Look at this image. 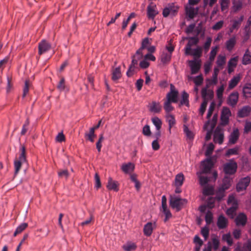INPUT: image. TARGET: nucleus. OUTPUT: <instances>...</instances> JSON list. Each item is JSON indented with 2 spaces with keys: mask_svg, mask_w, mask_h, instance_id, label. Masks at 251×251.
Returning <instances> with one entry per match:
<instances>
[{
  "mask_svg": "<svg viewBox=\"0 0 251 251\" xmlns=\"http://www.w3.org/2000/svg\"><path fill=\"white\" fill-rule=\"evenodd\" d=\"M231 115V113L229 108L226 106H224L221 115V125L223 126L227 125L229 122V118Z\"/></svg>",
  "mask_w": 251,
  "mask_h": 251,
  "instance_id": "39448f33",
  "label": "nucleus"
},
{
  "mask_svg": "<svg viewBox=\"0 0 251 251\" xmlns=\"http://www.w3.org/2000/svg\"><path fill=\"white\" fill-rule=\"evenodd\" d=\"M147 16L149 19L153 20L158 14L156 5L153 2H151L147 7Z\"/></svg>",
  "mask_w": 251,
  "mask_h": 251,
  "instance_id": "1a4fd4ad",
  "label": "nucleus"
},
{
  "mask_svg": "<svg viewBox=\"0 0 251 251\" xmlns=\"http://www.w3.org/2000/svg\"><path fill=\"white\" fill-rule=\"evenodd\" d=\"M238 56H236L231 58L228 61L227 71L229 74L231 73L234 71V69L236 67L238 63Z\"/></svg>",
  "mask_w": 251,
  "mask_h": 251,
  "instance_id": "aec40b11",
  "label": "nucleus"
},
{
  "mask_svg": "<svg viewBox=\"0 0 251 251\" xmlns=\"http://www.w3.org/2000/svg\"><path fill=\"white\" fill-rule=\"evenodd\" d=\"M239 99V94L237 91L231 93L227 98V104L232 106H235L238 102Z\"/></svg>",
  "mask_w": 251,
  "mask_h": 251,
  "instance_id": "2eb2a0df",
  "label": "nucleus"
},
{
  "mask_svg": "<svg viewBox=\"0 0 251 251\" xmlns=\"http://www.w3.org/2000/svg\"><path fill=\"white\" fill-rule=\"evenodd\" d=\"M51 44L46 40H42L38 44V53L40 55L44 54L51 49Z\"/></svg>",
  "mask_w": 251,
  "mask_h": 251,
  "instance_id": "9d476101",
  "label": "nucleus"
},
{
  "mask_svg": "<svg viewBox=\"0 0 251 251\" xmlns=\"http://www.w3.org/2000/svg\"><path fill=\"white\" fill-rule=\"evenodd\" d=\"M171 103L173 102L168 100H166V101L164 102V108L167 113H169L174 109L173 107L171 105Z\"/></svg>",
  "mask_w": 251,
  "mask_h": 251,
  "instance_id": "4d7b16f0",
  "label": "nucleus"
},
{
  "mask_svg": "<svg viewBox=\"0 0 251 251\" xmlns=\"http://www.w3.org/2000/svg\"><path fill=\"white\" fill-rule=\"evenodd\" d=\"M201 172H197V175L199 178V183L202 187L206 186L210 179L208 177L201 176Z\"/></svg>",
  "mask_w": 251,
  "mask_h": 251,
  "instance_id": "c756f323",
  "label": "nucleus"
},
{
  "mask_svg": "<svg viewBox=\"0 0 251 251\" xmlns=\"http://www.w3.org/2000/svg\"><path fill=\"white\" fill-rule=\"evenodd\" d=\"M141 59V58H139V57H137L135 55H133L132 57V61L131 63L129 66V70L127 71L126 75L128 76H129V71L133 70L135 68L136 66L137 65L138 61L139 60Z\"/></svg>",
  "mask_w": 251,
  "mask_h": 251,
  "instance_id": "f704fd0d",
  "label": "nucleus"
},
{
  "mask_svg": "<svg viewBox=\"0 0 251 251\" xmlns=\"http://www.w3.org/2000/svg\"><path fill=\"white\" fill-rule=\"evenodd\" d=\"M186 39H188L189 41L184 48V50L185 55H188L189 54V51L191 50V47L193 46L196 45L198 43L199 39L197 36L186 37Z\"/></svg>",
  "mask_w": 251,
  "mask_h": 251,
  "instance_id": "0eeeda50",
  "label": "nucleus"
},
{
  "mask_svg": "<svg viewBox=\"0 0 251 251\" xmlns=\"http://www.w3.org/2000/svg\"><path fill=\"white\" fill-rule=\"evenodd\" d=\"M224 23V21L223 20H221L217 22L215 25H214L212 26V28L215 30H218L223 26Z\"/></svg>",
  "mask_w": 251,
  "mask_h": 251,
  "instance_id": "338daca9",
  "label": "nucleus"
},
{
  "mask_svg": "<svg viewBox=\"0 0 251 251\" xmlns=\"http://www.w3.org/2000/svg\"><path fill=\"white\" fill-rule=\"evenodd\" d=\"M198 8H195L193 7L190 6L186 8V13L188 18L190 19L194 18L197 14Z\"/></svg>",
  "mask_w": 251,
  "mask_h": 251,
  "instance_id": "bb28decb",
  "label": "nucleus"
},
{
  "mask_svg": "<svg viewBox=\"0 0 251 251\" xmlns=\"http://www.w3.org/2000/svg\"><path fill=\"white\" fill-rule=\"evenodd\" d=\"M137 246L135 243L132 242H127L123 246V249L125 251H132L136 250Z\"/></svg>",
  "mask_w": 251,
  "mask_h": 251,
  "instance_id": "58836bf2",
  "label": "nucleus"
},
{
  "mask_svg": "<svg viewBox=\"0 0 251 251\" xmlns=\"http://www.w3.org/2000/svg\"><path fill=\"white\" fill-rule=\"evenodd\" d=\"M21 153L18 159L14 161V165L15 168V174L17 175L18 173L22 164L26 163L25 156V148L24 146L20 148Z\"/></svg>",
  "mask_w": 251,
  "mask_h": 251,
  "instance_id": "f03ea898",
  "label": "nucleus"
},
{
  "mask_svg": "<svg viewBox=\"0 0 251 251\" xmlns=\"http://www.w3.org/2000/svg\"><path fill=\"white\" fill-rule=\"evenodd\" d=\"M242 92L245 99L251 98V83H246L243 87Z\"/></svg>",
  "mask_w": 251,
  "mask_h": 251,
  "instance_id": "393cba45",
  "label": "nucleus"
},
{
  "mask_svg": "<svg viewBox=\"0 0 251 251\" xmlns=\"http://www.w3.org/2000/svg\"><path fill=\"white\" fill-rule=\"evenodd\" d=\"M201 173H209L213 167V163L211 158L207 159L201 162Z\"/></svg>",
  "mask_w": 251,
  "mask_h": 251,
  "instance_id": "f8f14e48",
  "label": "nucleus"
},
{
  "mask_svg": "<svg viewBox=\"0 0 251 251\" xmlns=\"http://www.w3.org/2000/svg\"><path fill=\"white\" fill-rule=\"evenodd\" d=\"M214 193V188L212 186L206 185L203 187L202 194L204 196L211 195Z\"/></svg>",
  "mask_w": 251,
  "mask_h": 251,
  "instance_id": "8fccbe9b",
  "label": "nucleus"
},
{
  "mask_svg": "<svg viewBox=\"0 0 251 251\" xmlns=\"http://www.w3.org/2000/svg\"><path fill=\"white\" fill-rule=\"evenodd\" d=\"M172 54L167 52H163L160 56L161 62L163 64L169 63L171 59Z\"/></svg>",
  "mask_w": 251,
  "mask_h": 251,
  "instance_id": "79ce46f5",
  "label": "nucleus"
},
{
  "mask_svg": "<svg viewBox=\"0 0 251 251\" xmlns=\"http://www.w3.org/2000/svg\"><path fill=\"white\" fill-rule=\"evenodd\" d=\"M243 20L244 16L241 15L238 19H235L231 21L232 25L229 28L228 33L230 34L232 33L235 29L238 30Z\"/></svg>",
  "mask_w": 251,
  "mask_h": 251,
  "instance_id": "ddd939ff",
  "label": "nucleus"
},
{
  "mask_svg": "<svg viewBox=\"0 0 251 251\" xmlns=\"http://www.w3.org/2000/svg\"><path fill=\"white\" fill-rule=\"evenodd\" d=\"M161 211L165 215V218L164 219L165 222H166L169 219L172 217V215L170 210L168 208L167 206L162 207Z\"/></svg>",
  "mask_w": 251,
  "mask_h": 251,
  "instance_id": "603ef678",
  "label": "nucleus"
},
{
  "mask_svg": "<svg viewBox=\"0 0 251 251\" xmlns=\"http://www.w3.org/2000/svg\"><path fill=\"white\" fill-rule=\"evenodd\" d=\"M251 113V107L249 105L244 106L239 110L237 116L239 118H244L249 116Z\"/></svg>",
  "mask_w": 251,
  "mask_h": 251,
  "instance_id": "a211bd4d",
  "label": "nucleus"
},
{
  "mask_svg": "<svg viewBox=\"0 0 251 251\" xmlns=\"http://www.w3.org/2000/svg\"><path fill=\"white\" fill-rule=\"evenodd\" d=\"M106 187L108 190H113L115 192L119 190L118 182L113 180L111 177H108Z\"/></svg>",
  "mask_w": 251,
  "mask_h": 251,
  "instance_id": "5701e85b",
  "label": "nucleus"
},
{
  "mask_svg": "<svg viewBox=\"0 0 251 251\" xmlns=\"http://www.w3.org/2000/svg\"><path fill=\"white\" fill-rule=\"evenodd\" d=\"M166 98L167 100L173 103H177L178 101V92L173 84H171L170 91L167 93Z\"/></svg>",
  "mask_w": 251,
  "mask_h": 251,
  "instance_id": "423d86ee",
  "label": "nucleus"
},
{
  "mask_svg": "<svg viewBox=\"0 0 251 251\" xmlns=\"http://www.w3.org/2000/svg\"><path fill=\"white\" fill-rule=\"evenodd\" d=\"M183 131L188 139L190 140H193L194 138L193 132L189 130L188 126L185 125H183Z\"/></svg>",
  "mask_w": 251,
  "mask_h": 251,
  "instance_id": "c03bdc74",
  "label": "nucleus"
},
{
  "mask_svg": "<svg viewBox=\"0 0 251 251\" xmlns=\"http://www.w3.org/2000/svg\"><path fill=\"white\" fill-rule=\"evenodd\" d=\"M156 227V223L155 222L152 223L151 222H148L146 224L143 228V233L144 234L147 236H150L153 232L154 229Z\"/></svg>",
  "mask_w": 251,
  "mask_h": 251,
  "instance_id": "9b49d317",
  "label": "nucleus"
},
{
  "mask_svg": "<svg viewBox=\"0 0 251 251\" xmlns=\"http://www.w3.org/2000/svg\"><path fill=\"white\" fill-rule=\"evenodd\" d=\"M251 181V178L247 176L241 179L236 185L237 191L239 192L245 190L249 185Z\"/></svg>",
  "mask_w": 251,
  "mask_h": 251,
  "instance_id": "6e6552de",
  "label": "nucleus"
},
{
  "mask_svg": "<svg viewBox=\"0 0 251 251\" xmlns=\"http://www.w3.org/2000/svg\"><path fill=\"white\" fill-rule=\"evenodd\" d=\"M184 179V175L180 173L176 175L175 177V185L176 187H179L183 184Z\"/></svg>",
  "mask_w": 251,
  "mask_h": 251,
  "instance_id": "473e14b6",
  "label": "nucleus"
},
{
  "mask_svg": "<svg viewBox=\"0 0 251 251\" xmlns=\"http://www.w3.org/2000/svg\"><path fill=\"white\" fill-rule=\"evenodd\" d=\"M151 121L153 124V125L155 127V129L156 130L161 129L162 126V121L161 120L157 117H154L151 118Z\"/></svg>",
  "mask_w": 251,
  "mask_h": 251,
  "instance_id": "49530a36",
  "label": "nucleus"
},
{
  "mask_svg": "<svg viewBox=\"0 0 251 251\" xmlns=\"http://www.w3.org/2000/svg\"><path fill=\"white\" fill-rule=\"evenodd\" d=\"M237 169V164L233 159H230L224 165V171L226 175L234 174Z\"/></svg>",
  "mask_w": 251,
  "mask_h": 251,
  "instance_id": "20e7f679",
  "label": "nucleus"
},
{
  "mask_svg": "<svg viewBox=\"0 0 251 251\" xmlns=\"http://www.w3.org/2000/svg\"><path fill=\"white\" fill-rule=\"evenodd\" d=\"M231 179L229 177L225 176L222 180V183L219 187L220 191L225 192L231 186Z\"/></svg>",
  "mask_w": 251,
  "mask_h": 251,
  "instance_id": "412c9836",
  "label": "nucleus"
},
{
  "mask_svg": "<svg viewBox=\"0 0 251 251\" xmlns=\"http://www.w3.org/2000/svg\"><path fill=\"white\" fill-rule=\"evenodd\" d=\"M247 221V216L243 213H239L235 219V224L237 226H244Z\"/></svg>",
  "mask_w": 251,
  "mask_h": 251,
  "instance_id": "6ab92c4d",
  "label": "nucleus"
},
{
  "mask_svg": "<svg viewBox=\"0 0 251 251\" xmlns=\"http://www.w3.org/2000/svg\"><path fill=\"white\" fill-rule=\"evenodd\" d=\"M222 240L227 243V245L231 246L233 244V239L229 232L224 234L222 235Z\"/></svg>",
  "mask_w": 251,
  "mask_h": 251,
  "instance_id": "09e8293b",
  "label": "nucleus"
},
{
  "mask_svg": "<svg viewBox=\"0 0 251 251\" xmlns=\"http://www.w3.org/2000/svg\"><path fill=\"white\" fill-rule=\"evenodd\" d=\"M161 109V106L159 102L155 101L152 102L150 107V110L154 113H159Z\"/></svg>",
  "mask_w": 251,
  "mask_h": 251,
  "instance_id": "4c0bfd02",
  "label": "nucleus"
},
{
  "mask_svg": "<svg viewBox=\"0 0 251 251\" xmlns=\"http://www.w3.org/2000/svg\"><path fill=\"white\" fill-rule=\"evenodd\" d=\"M135 168V165L131 162L124 163L121 166V170L125 174H130L132 173Z\"/></svg>",
  "mask_w": 251,
  "mask_h": 251,
  "instance_id": "4be33fe9",
  "label": "nucleus"
},
{
  "mask_svg": "<svg viewBox=\"0 0 251 251\" xmlns=\"http://www.w3.org/2000/svg\"><path fill=\"white\" fill-rule=\"evenodd\" d=\"M226 62V57L224 55L219 54L218 56L216 64L218 67H223Z\"/></svg>",
  "mask_w": 251,
  "mask_h": 251,
  "instance_id": "3c124183",
  "label": "nucleus"
},
{
  "mask_svg": "<svg viewBox=\"0 0 251 251\" xmlns=\"http://www.w3.org/2000/svg\"><path fill=\"white\" fill-rule=\"evenodd\" d=\"M240 80L239 75L234 76L229 81L228 88L229 89H232L234 88Z\"/></svg>",
  "mask_w": 251,
  "mask_h": 251,
  "instance_id": "c85d7f7f",
  "label": "nucleus"
},
{
  "mask_svg": "<svg viewBox=\"0 0 251 251\" xmlns=\"http://www.w3.org/2000/svg\"><path fill=\"white\" fill-rule=\"evenodd\" d=\"M142 133L146 136L149 137L151 135V132L150 129V127L148 125H146L143 127Z\"/></svg>",
  "mask_w": 251,
  "mask_h": 251,
  "instance_id": "680f3d73",
  "label": "nucleus"
},
{
  "mask_svg": "<svg viewBox=\"0 0 251 251\" xmlns=\"http://www.w3.org/2000/svg\"><path fill=\"white\" fill-rule=\"evenodd\" d=\"M242 7V2L240 0L234 1L233 2V9L236 12L239 10Z\"/></svg>",
  "mask_w": 251,
  "mask_h": 251,
  "instance_id": "13d9d810",
  "label": "nucleus"
},
{
  "mask_svg": "<svg viewBox=\"0 0 251 251\" xmlns=\"http://www.w3.org/2000/svg\"><path fill=\"white\" fill-rule=\"evenodd\" d=\"M240 147L238 146H235L234 148L228 149L226 152V156H229L232 155H238L239 154V151Z\"/></svg>",
  "mask_w": 251,
  "mask_h": 251,
  "instance_id": "a19ab883",
  "label": "nucleus"
},
{
  "mask_svg": "<svg viewBox=\"0 0 251 251\" xmlns=\"http://www.w3.org/2000/svg\"><path fill=\"white\" fill-rule=\"evenodd\" d=\"M212 42V38L210 37H207L206 38V42H205L203 48L205 52L208 51L209 48L210 47L211 44Z\"/></svg>",
  "mask_w": 251,
  "mask_h": 251,
  "instance_id": "e2e57ef3",
  "label": "nucleus"
},
{
  "mask_svg": "<svg viewBox=\"0 0 251 251\" xmlns=\"http://www.w3.org/2000/svg\"><path fill=\"white\" fill-rule=\"evenodd\" d=\"M212 243L213 249L214 251H217L220 246V239L219 237L216 235H214L212 237Z\"/></svg>",
  "mask_w": 251,
  "mask_h": 251,
  "instance_id": "ea45409f",
  "label": "nucleus"
},
{
  "mask_svg": "<svg viewBox=\"0 0 251 251\" xmlns=\"http://www.w3.org/2000/svg\"><path fill=\"white\" fill-rule=\"evenodd\" d=\"M221 11L226 12L228 10L230 0H219Z\"/></svg>",
  "mask_w": 251,
  "mask_h": 251,
  "instance_id": "a18cd8bd",
  "label": "nucleus"
},
{
  "mask_svg": "<svg viewBox=\"0 0 251 251\" xmlns=\"http://www.w3.org/2000/svg\"><path fill=\"white\" fill-rule=\"evenodd\" d=\"M217 120V115L215 114L213 116L211 121L208 120L207 122L204 124V127L208 128L209 127L211 129L213 128L216 125Z\"/></svg>",
  "mask_w": 251,
  "mask_h": 251,
  "instance_id": "72a5a7b5",
  "label": "nucleus"
},
{
  "mask_svg": "<svg viewBox=\"0 0 251 251\" xmlns=\"http://www.w3.org/2000/svg\"><path fill=\"white\" fill-rule=\"evenodd\" d=\"M58 89L60 91H63L65 90V79L64 78H62L60 81L59 82L57 86Z\"/></svg>",
  "mask_w": 251,
  "mask_h": 251,
  "instance_id": "774afa93",
  "label": "nucleus"
},
{
  "mask_svg": "<svg viewBox=\"0 0 251 251\" xmlns=\"http://www.w3.org/2000/svg\"><path fill=\"white\" fill-rule=\"evenodd\" d=\"M200 60H192L189 61V65L191 68V71L192 74H197L201 67Z\"/></svg>",
  "mask_w": 251,
  "mask_h": 251,
  "instance_id": "f3484780",
  "label": "nucleus"
},
{
  "mask_svg": "<svg viewBox=\"0 0 251 251\" xmlns=\"http://www.w3.org/2000/svg\"><path fill=\"white\" fill-rule=\"evenodd\" d=\"M166 119L168 123V130L169 132L171 133V128L176 123L175 118L174 115L170 113H167L166 115Z\"/></svg>",
  "mask_w": 251,
  "mask_h": 251,
  "instance_id": "b1692460",
  "label": "nucleus"
},
{
  "mask_svg": "<svg viewBox=\"0 0 251 251\" xmlns=\"http://www.w3.org/2000/svg\"><path fill=\"white\" fill-rule=\"evenodd\" d=\"M179 7L175 2L169 3L163 8L162 15L163 17L167 18L169 16L172 17L176 16L178 12Z\"/></svg>",
  "mask_w": 251,
  "mask_h": 251,
  "instance_id": "f257e3e1",
  "label": "nucleus"
},
{
  "mask_svg": "<svg viewBox=\"0 0 251 251\" xmlns=\"http://www.w3.org/2000/svg\"><path fill=\"white\" fill-rule=\"evenodd\" d=\"M242 63L243 65H246L251 63V55L249 49H247L243 56Z\"/></svg>",
  "mask_w": 251,
  "mask_h": 251,
  "instance_id": "7c9ffc66",
  "label": "nucleus"
},
{
  "mask_svg": "<svg viewBox=\"0 0 251 251\" xmlns=\"http://www.w3.org/2000/svg\"><path fill=\"white\" fill-rule=\"evenodd\" d=\"M187 202L188 201L186 199L174 197L170 200V205L172 208L176 209V211H179Z\"/></svg>",
  "mask_w": 251,
  "mask_h": 251,
  "instance_id": "7ed1b4c3",
  "label": "nucleus"
},
{
  "mask_svg": "<svg viewBox=\"0 0 251 251\" xmlns=\"http://www.w3.org/2000/svg\"><path fill=\"white\" fill-rule=\"evenodd\" d=\"M224 134L221 133H215L214 135L213 140L215 143H218L220 145L222 144L224 141Z\"/></svg>",
  "mask_w": 251,
  "mask_h": 251,
  "instance_id": "de8ad7c7",
  "label": "nucleus"
},
{
  "mask_svg": "<svg viewBox=\"0 0 251 251\" xmlns=\"http://www.w3.org/2000/svg\"><path fill=\"white\" fill-rule=\"evenodd\" d=\"M240 136L239 129L237 128H234L231 132L228 137V143L230 144H234L238 141Z\"/></svg>",
  "mask_w": 251,
  "mask_h": 251,
  "instance_id": "dca6fc26",
  "label": "nucleus"
},
{
  "mask_svg": "<svg viewBox=\"0 0 251 251\" xmlns=\"http://www.w3.org/2000/svg\"><path fill=\"white\" fill-rule=\"evenodd\" d=\"M244 37L243 40L244 42L247 41L250 37V34L251 33V28H244Z\"/></svg>",
  "mask_w": 251,
  "mask_h": 251,
  "instance_id": "69168bd1",
  "label": "nucleus"
},
{
  "mask_svg": "<svg viewBox=\"0 0 251 251\" xmlns=\"http://www.w3.org/2000/svg\"><path fill=\"white\" fill-rule=\"evenodd\" d=\"M228 224V219L223 214L219 216L217 221V226L219 229L227 227Z\"/></svg>",
  "mask_w": 251,
  "mask_h": 251,
  "instance_id": "4468645a",
  "label": "nucleus"
},
{
  "mask_svg": "<svg viewBox=\"0 0 251 251\" xmlns=\"http://www.w3.org/2000/svg\"><path fill=\"white\" fill-rule=\"evenodd\" d=\"M28 226V224L26 223L21 224L16 229L14 232L13 236H16L17 235L22 232Z\"/></svg>",
  "mask_w": 251,
  "mask_h": 251,
  "instance_id": "37998d69",
  "label": "nucleus"
},
{
  "mask_svg": "<svg viewBox=\"0 0 251 251\" xmlns=\"http://www.w3.org/2000/svg\"><path fill=\"white\" fill-rule=\"evenodd\" d=\"M94 128H91L89 133H85V137H87V139L91 142L94 141V138L95 137Z\"/></svg>",
  "mask_w": 251,
  "mask_h": 251,
  "instance_id": "6e6d98bb",
  "label": "nucleus"
},
{
  "mask_svg": "<svg viewBox=\"0 0 251 251\" xmlns=\"http://www.w3.org/2000/svg\"><path fill=\"white\" fill-rule=\"evenodd\" d=\"M224 91V85L220 86L216 91V95L217 98L219 100H222L223 98V92Z\"/></svg>",
  "mask_w": 251,
  "mask_h": 251,
  "instance_id": "0e129e2a",
  "label": "nucleus"
},
{
  "mask_svg": "<svg viewBox=\"0 0 251 251\" xmlns=\"http://www.w3.org/2000/svg\"><path fill=\"white\" fill-rule=\"evenodd\" d=\"M214 149V145L212 143H209L205 151V155L207 156H210L212 154Z\"/></svg>",
  "mask_w": 251,
  "mask_h": 251,
  "instance_id": "bf43d9fd",
  "label": "nucleus"
},
{
  "mask_svg": "<svg viewBox=\"0 0 251 251\" xmlns=\"http://www.w3.org/2000/svg\"><path fill=\"white\" fill-rule=\"evenodd\" d=\"M236 43V37L233 36L226 42V49L229 51H231L234 48Z\"/></svg>",
  "mask_w": 251,
  "mask_h": 251,
  "instance_id": "a878e982",
  "label": "nucleus"
},
{
  "mask_svg": "<svg viewBox=\"0 0 251 251\" xmlns=\"http://www.w3.org/2000/svg\"><path fill=\"white\" fill-rule=\"evenodd\" d=\"M183 105L187 107L189 106V95L184 91L181 94V99L180 101L179 106Z\"/></svg>",
  "mask_w": 251,
  "mask_h": 251,
  "instance_id": "cd10ccee",
  "label": "nucleus"
},
{
  "mask_svg": "<svg viewBox=\"0 0 251 251\" xmlns=\"http://www.w3.org/2000/svg\"><path fill=\"white\" fill-rule=\"evenodd\" d=\"M121 68L120 67L115 68L112 72V79L114 81H117L121 77Z\"/></svg>",
  "mask_w": 251,
  "mask_h": 251,
  "instance_id": "e433bc0d",
  "label": "nucleus"
},
{
  "mask_svg": "<svg viewBox=\"0 0 251 251\" xmlns=\"http://www.w3.org/2000/svg\"><path fill=\"white\" fill-rule=\"evenodd\" d=\"M219 47L218 46H215V47H213L212 48V50L210 52L209 59L210 61H213L215 57L217 54L218 49Z\"/></svg>",
  "mask_w": 251,
  "mask_h": 251,
  "instance_id": "864d4df0",
  "label": "nucleus"
},
{
  "mask_svg": "<svg viewBox=\"0 0 251 251\" xmlns=\"http://www.w3.org/2000/svg\"><path fill=\"white\" fill-rule=\"evenodd\" d=\"M237 207L238 203H235L226 210V214L231 218H233L235 215V212Z\"/></svg>",
  "mask_w": 251,
  "mask_h": 251,
  "instance_id": "c9c22d12",
  "label": "nucleus"
},
{
  "mask_svg": "<svg viewBox=\"0 0 251 251\" xmlns=\"http://www.w3.org/2000/svg\"><path fill=\"white\" fill-rule=\"evenodd\" d=\"M213 215L212 212L208 210L205 216V221L207 225H210L213 221Z\"/></svg>",
  "mask_w": 251,
  "mask_h": 251,
  "instance_id": "5fc2aeb1",
  "label": "nucleus"
},
{
  "mask_svg": "<svg viewBox=\"0 0 251 251\" xmlns=\"http://www.w3.org/2000/svg\"><path fill=\"white\" fill-rule=\"evenodd\" d=\"M219 73V69L218 67H215L212 75V82L214 84H216L218 81V75Z\"/></svg>",
  "mask_w": 251,
  "mask_h": 251,
  "instance_id": "052dcab7",
  "label": "nucleus"
},
{
  "mask_svg": "<svg viewBox=\"0 0 251 251\" xmlns=\"http://www.w3.org/2000/svg\"><path fill=\"white\" fill-rule=\"evenodd\" d=\"M202 54V49L200 47H197L196 48L189 51V54L187 55H192L195 57L200 58Z\"/></svg>",
  "mask_w": 251,
  "mask_h": 251,
  "instance_id": "2f4dec72",
  "label": "nucleus"
}]
</instances>
